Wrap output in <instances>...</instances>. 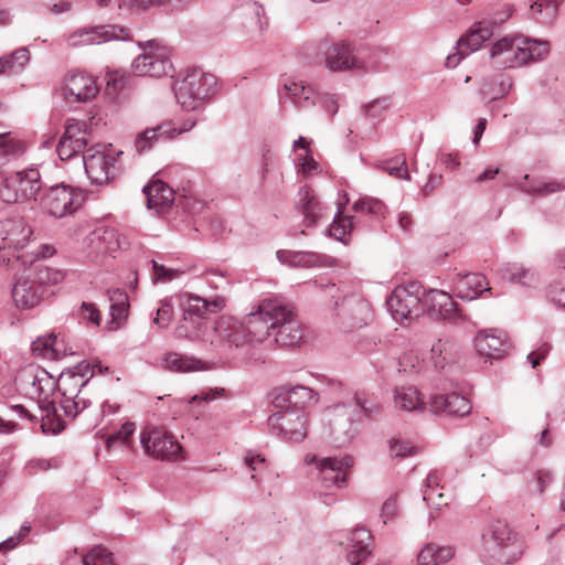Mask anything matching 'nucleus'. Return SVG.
<instances>
[{"instance_id":"4c0bfd02","label":"nucleus","mask_w":565,"mask_h":565,"mask_svg":"<svg viewBox=\"0 0 565 565\" xmlns=\"http://www.w3.org/2000/svg\"><path fill=\"white\" fill-rule=\"evenodd\" d=\"M520 191L530 194L545 196L565 190V184L557 180H545L542 178H531L529 174L523 175L516 181Z\"/></svg>"},{"instance_id":"2f4dec72","label":"nucleus","mask_w":565,"mask_h":565,"mask_svg":"<svg viewBox=\"0 0 565 565\" xmlns=\"http://www.w3.org/2000/svg\"><path fill=\"white\" fill-rule=\"evenodd\" d=\"M172 132L170 121H163L154 127L146 128L143 131L137 134L135 138L134 146L136 152L139 154L148 152L160 142L171 140L169 134Z\"/></svg>"},{"instance_id":"5701e85b","label":"nucleus","mask_w":565,"mask_h":565,"mask_svg":"<svg viewBox=\"0 0 565 565\" xmlns=\"http://www.w3.org/2000/svg\"><path fill=\"white\" fill-rule=\"evenodd\" d=\"M296 207L303 215V224L307 227L315 226L324 218L327 210L313 191L307 186L300 188Z\"/></svg>"},{"instance_id":"3c124183","label":"nucleus","mask_w":565,"mask_h":565,"mask_svg":"<svg viewBox=\"0 0 565 565\" xmlns=\"http://www.w3.org/2000/svg\"><path fill=\"white\" fill-rule=\"evenodd\" d=\"M382 168L390 175L401 179V180H411V174L407 170L406 159L404 156H397L390 160H385L382 162Z\"/></svg>"},{"instance_id":"39448f33","label":"nucleus","mask_w":565,"mask_h":565,"mask_svg":"<svg viewBox=\"0 0 565 565\" xmlns=\"http://www.w3.org/2000/svg\"><path fill=\"white\" fill-rule=\"evenodd\" d=\"M327 294L333 301L330 303L333 322L343 331L362 328L371 318L370 303L359 295L340 296L335 285L327 286Z\"/></svg>"},{"instance_id":"6e6552de","label":"nucleus","mask_w":565,"mask_h":565,"mask_svg":"<svg viewBox=\"0 0 565 565\" xmlns=\"http://www.w3.org/2000/svg\"><path fill=\"white\" fill-rule=\"evenodd\" d=\"M422 296H424V287L417 281L397 286L386 299V306L393 319L403 323L405 320L422 316Z\"/></svg>"},{"instance_id":"aec40b11","label":"nucleus","mask_w":565,"mask_h":565,"mask_svg":"<svg viewBox=\"0 0 565 565\" xmlns=\"http://www.w3.org/2000/svg\"><path fill=\"white\" fill-rule=\"evenodd\" d=\"M63 96L68 103H87L94 99L99 87L94 77L84 73H70L62 87Z\"/></svg>"},{"instance_id":"b1692460","label":"nucleus","mask_w":565,"mask_h":565,"mask_svg":"<svg viewBox=\"0 0 565 565\" xmlns=\"http://www.w3.org/2000/svg\"><path fill=\"white\" fill-rule=\"evenodd\" d=\"M211 327L203 319L191 318L183 313V318L179 321L174 329V335L178 339H188L191 341H200L204 344L214 345L215 341L211 338Z\"/></svg>"},{"instance_id":"9d476101","label":"nucleus","mask_w":565,"mask_h":565,"mask_svg":"<svg viewBox=\"0 0 565 565\" xmlns=\"http://www.w3.org/2000/svg\"><path fill=\"white\" fill-rule=\"evenodd\" d=\"M122 151L102 150L99 147L88 148L82 157L86 174L92 183L105 184L118 172L117 158Z\"/></svg>"},{"instance_id":"e2e57ef3","label":"nucleus","mask_w":565,"mask_h":565,"mask_svg":"<svg viewBox=\"0 0 565 565\" xmlns=\"http://www.w3.org/2000/svg\"><path fill=\"white\" fill-rule=\"evenodd\" d=\"M316 100L317 105L323 107L331 117H333L339 110V103L335 94L318 92Z\"/></svg>"},{"instance_id":"79ce46f5","label":"nucleus","mask_w":565,"mask_h":565,"mask_svg":"<svg viewBox=\"0 0 565 565\" xmlns=\"http://www.w3.org/2000/svg\"><path fill=\"white\" fill-rule=\"evenodd\" d=\"M164 364L168 370L174 372H191L209 369L206 362L177 352L168 353L164 358Z\"/></svg>"},{"instance_id":"4468645a","label":"nucleus","mask_w":565,"mask_h":565,"mask_svg":"<svg viewBox=\"0 0 565 565\" xmlns=\"http://www.w3.org/2000/svg\"><path fill=\"white\" fill-rule=\"evenodd\" d=\"M129 31L119 24H103L82 28L70 34L67 41L73 47L99 45L110 41H129Z\"/></svg>"},{"instance_id":"dca6fc26","label":"nucleus","mask_w":565,"mask_h":565,"mask_svg":"<svg viewBox=\"0 0 565 565\" xmlns=\"http://www.w3.org/2000/svg\"><path fill=\"white\" fill-rule=\"evenodd\" d=\"M268 426L273 434L294 443L302 441L307 436L302 412L279 408L268 417Z\"/></svg>"},{"instance_id":"c9c22d12","label":"nucleus","mask_w":565,"mask_h":565,"mask_svg":"<svg viewBox=\"0 0 565 565\" xmlns=\"http://www.w3.org/2000/svg\"><path fill=\"white\" fill-rule=\"evenodd\" d=\"M393 403L402 412H419L425 408L423 396L414 385L396 386L393 391Z\"/></svg>"},{"instance_id":"2eb2a0df","label":"nucleus","mask_w":565,"mask_h":565,"mask_svg":"<svg viewBox=\"0 0 565 565\" xmlns=\"http://www.w3.org/2000/svg\"><path fill=\"white\" fill-rule=\"evenodd\" d=\"M139 46L142 47V44L139 43ZM131 71L136 76L162 77L172 71V63L166 51L154 47L150 41L143 46V53L132 61Z\"/></svg>"},{"instance_id":"4be33fe9","label":"nucleus","mask_w":565,"mask_h":565,"mask_svg":"<svg viewBox=\"0 0 565 565\" xmlns=\"http://www.w3.org/2000/svg\"><path fill=\"white\" fill-rule=\"evenodd\" d=\"M452 284L456 296L468 301L477 299L482 292L490 290L486 277L479 273L457 274Z\"/></svg>"},{"instance_id":"bf43d9fd","label":"nucleus","mask_w":565,"mask_h":565,"mask_svg":"<svg viewBox=\"0 0 565 565\" xmlns=\"http://www.w3.org/2000/svg\"><path fill=\"white\" fill-rule=\"evenodd\" d=\"M173 317V308L168 299L161 300L160 306L156 310L153 323L159 328H167Z\"/></svg>"},{"instance_id":"680f3d73","label":"nucleus","mask_w":565,"mask_h":565,"mask_svg":"<svg viewBox=\"0 0 565 565\" xmlns=\"http://www.w3.org/2000/svg\"><path fill=\"white\" fill-rule=\"evenodd\" d=\"M398 514V502L397 495H390L383 503L381 509L380 518L383 521V524H387L390 521L394 520Z\"/></svg>"},{"instance_id":"a878e982","label":"nucleus","mask_w":565,"mask_h":565,"mask_svg":"<svg viewBox=\"0 0 565 565\" xmlns=\"http://www.w3.org/2000/svg\"><path fill=\"white\" fill-rule=\"evenodd\" d=\"M351 413L345 406H338L333 411V416L330 419V434L332 443L338 447L349 444L354 436Z\"/></svg>"},{"instance_id":"9b49d317","label":"nucleus","mask_w":565,"mask_h":565,"mask_svg":"<svg viewBox=\"0 0 565 565\" xmlns=\"http://www.w3.org/2000/svg\"><path fill=\"white\" fill-rule=\"evenodd\" d=\"M326 67L333 72L363 71L376 67L375 63L366 61L350 43L339 41L330 44L324 52Z\"/></svg>"},{"instance_id":"1a4fd4ad","label":"nucleus","mask_w":565,"mask_h":565,"mask_svg":"<svg viewBox=\"0 0 565 565\" xmlns=\"http://www.w3.org/2000/svg\"><path fill=\"white\" fill-rule=\"evenodd\" d=\"M42 185L41 174L36 168L15 171L4 179L3 188L0 189V198L8 203L36 200Z\"/></svg>"},{"instance_id":"13d9d810","label":"nucleus","mask_w":565,"mask_h":565,"mask_svg":"<svg viewBox=\"0 0 565 565\" xmlns=\"http://www.w3.org/2000/svg\"><path fill=\"white\" fill-rule=\"evenodd\" d=\"M9 61V73L14 74L21 72L30 60V52L26 47H20L12 54L6 56Z\"/></svg>"},{"instance_id":"58836bf2","label":"nucleus","mask_w":565,"mask_h":565,"mask_svg":"<svg viewBox=\"0 0 565 565\" xmlns=\"http://www.w3.org/2000/svg\"><path fill=\"white\" fill-rule=\"evenodd\" d=\"M32 351L46 360H58L66 354L63 342L53 333L39 337L32 342Z\"/></svg>"},{"instance_id":"49530a36","label":"nucleus","mask_w":565,"mask_h":565,"mask_svg":"<svg viewBox=\"0 0 565 565\" xmlns=\"http://www.w3.org/2000/svg\"><path fill=\"white\" fill-rule=\"evenodd\" d=\"M439 481L440 479L438 472L430 471L427 475L423 488V500L434 507H440L443 504H446V502L444 501V494L440 491L441 487L439 486Z\"/></svg>"},{"instance_id":"473e14b6","label":"nucleus","mask_w":565,"mask_h":565,"mask_svg":"<svg viewBox=\"0 0 565 565\" xmlns=\"http://www.w3.org/2000/svg\"><path fill=\"white\" fill-rule=\"evenodd\" d=\"M142 191L147 198L148 209L157 212L167 210L174 201V191L160 180L145 185Z\"/></svg>"},{"instance_id":"0eeeda50","label":"nucleus","mask_w":565,"mask_h":565,"mask_svg":"<svg viewBox=\"0 0 565 565\" xmlns=\"http://www.w3.org/2000/svg\"><path fill=\"white\" fill-rule=\"evenodd\" d=\"M215 87L214 75L192 70L174 84V95L184 110H195L214 96Z\"/></svg>"},{"instance_id":"bb28decb","label":"nucleus","mask_w":565,"mask_h":565,"mask_svg":"<svg viewBox=\"0 0 565 565\" xmlns=\"http://www.w3.org/2000/svg\"><path fill=\"white\" fill-rule=\"evenodd\" d=\"M430 411L448 416L462 417L471 412V403L465 396L456 392L437 394L430 401Z\"/></svg>"},{"instance_id":"c03bdc74","label":"nucleus","mask_w":565,"mask_h":565,"mask_svg":"<svg viewBox=\"0 0 565 565\" xmlns=\"http://www.w3.org/2000/svg\"><path fill=\"white\" fill-rule=\"evenodd\" d=\"M109 301H110V329L116 330L119 328L121 321L126 318L128 310V296L125 291L117 289L114 291H109Z\"/></svg>"},{"instance_id":"de8ad7c7","label":"nucleus","mask_w":565,"mask_h":565,"mask_svg":"<svg viewBox=\"0 0 565 565\" xmlns=\"http://www.w3.org/2000/svg\"><path fill=\"white\" fill-rule=\"evenodd\" d=\"M391 458L404 459L417 454V448L409 440L402 437H392L387 440Z\"/></svg>"},{"instance_id":"f3484780","label":"nucleus","mask_w":565,"mask_h":565,"mask_svg":"<svg viewBox=\"0 0 565 565\" xmlns=\"http://www.w3.org/2000/svg\"><path fill=\"white\" fill-rule=\"evenodd\" d=\"M90 131L85 120L71 118L66 120L65 130L61 137L56 151L61 160H70L89 143Z\"/></svg>"},{"instance_id":"393cba45","label":"nucleus","mask_w":565,"mask_h":565,"mask_svg":"<svg viewBox=\"0 0 565 565\" xmlns=\"http://www.w3.org/2000/svg\"><path fill=\"white\" fill-rule=\"evenodd\" d=\"M504 19L505 18L483 19L473 23L469 32L462 36L458 43L461 47H465L468 53L479 50L482 43L493 35L495 28L502 23Z\"/></svg>"},{"instance_id":"7c9ffc66","label":"nucleus","mask_w":565,"mask_h":565,"mask_svg":"<svg viewBox=\"0 0 565 565\" xmlns=\"http://www.w3.org/2000/svg\"><path fill=\"white\" fill-rule=\"evenodd\" d=\"M281 87L286 90L289 99L299 108L316 106L317 90L310 84L296 78H285Z\"/></svg>"},{"instance_id":"cd10ccee","label":"nucleus","mask_w":565,"mask_h":565,"mask_svg":"<svg viewBox=\"0 0 565 565\" xmlns=\"http://www.w3.org/2000/svg\"><path fill=\"white\" fill-rule=\"evenodd\" d=\"M315 399L313 391L307 386L284 388L274 398L276 408L302 412Z\"/></svg>"},{"instance_id":"f03ea898","label":"nucleus","mask_w":565,"mask_h":565,"mask_svg":"<svg viewBox=\"0 0 565 565\" xmlns=\"http://www.w3.org/2000/svg\"><path fill=\"white\" fill-rule=\"evenodd\" d=\"M550 52V43L523 35H508L497 41L490 51L493 64L501 68L520 67L543 58Z\"/></svg>"},{"instance_id":"774afa93","label":"nucleus","mask_w":565,"mask_h":565,"mask_svg":"<svg viewBox=\"0 0 565 565\" xmlns=\"http://www.w3.org/2000/svg\"><path fill=\"white\" fill-rule=\"evenodd\" d=\"M94 236L99 241L108 243L105 252L114 250L116 247L120 246V243L117 238V232L114 228H106L103 232L97 231L94 233Z\"/></svg>"},{"instance_id":"f8f14e48","label":"nucleus","mask_w":565,"mask_h":565,"mask_svg":"<svg viewBox=\"0 0 565 565\" xmlns=\"http://www.w3.org/2000/svg\"><path fill=\"white\" fill-rule=\"evenodd\" d=\"M140 444L146 455L158 460L182 458V447L171 434L159 427H148L140 433Z\"/></svg>"},{"instance_id":"f257e3e1","label":"nucleus","mask_w":565,"mask_h":565,"mask_svg":"<svg viewBox=\"0 0 565 565\" xmlns=\"http://www.w3.org/2000/svg\"><path fill=\"white\" fill-rule=\"evenodd\" d=\"M259 303L254 306L252 310L239 320L232 316H222L215 324L211 327V338L217 348L220 343H224L230 348H243L254 342H262L268 337V324L263 320Z\"/></svg>"},{"instance_id":"4d7b16f0","label":"nucleus","mask_w":565,"mask_h":565,"mask_svg":"<svg viewBox=\"0 0 565 565\" xmlns=\"http://www.w3.org/2000/svg\"><path fill=\"white\" fill-rule=\"evenodd\" d=\"M547 298L557 307L565 308V276L556 278L550 284Z\"/></svg>"},{"instance_id":"0e129e2a","label":"nucleus","mask_w":565,"mask_h":565,"mask_svg":"<svg viewBox=\"0 0 565 565\" xmlns=\"http://www.w3.org/2000/svg\"><path fill=\"white\" fill-rule=\"evenodd\" d=\"M58 466L60 463L56 459L36 458L31 459L26 463L25 469L29 475H35L40 471H47L50 469L57 468Z\"/></svg>"},{"instance_id":"8fccbe9b","label":"nucleus","mask_w":565,"mask_h":565,"mask_svg":"<svg viewBox=\"0 0 565 565\" xmlns=\"http://www.w3.org/2000/svg\"><path fill=\"white\" fill-rule=\"evenodd\" d=\"M352 228V217L343 216L339 212L334 215L333 223L328 228V233L331 237H334L335 239L341 242H345V237L351 233Z\"/></svg>"},{"instance_id":"6ab92c4d","label":"nucleus","mask_w":565,"mask_h":565,"mask_svg":"<svg viewBox=\"0 0 565 565\" xmlns=\"http://www.w3.org/2000/svg\"><path fill=\"white\" fill-rule=\"evenodd\" d=\"M44 210L54 217H63L79 206V194L65 184L51 186L42 198Z\"/></svg>"},{"instance_id":"c85d7f7f","label":"nucleus","mask_w":565,"mask_h":565,"mask_svg":"<svg viewBox=\"0 0 565 565\" xmlns=\"http://www.w3.org/2000/svg\"><path fill=\"white\" fill-rule=\"evenodd\" d=\"M475 347L479 354L491 359H500L509 350L503 333L493 329L480 331L475 338Z\"/></svg>"},{"instance_id":"20e7f679","label":"nucleus","mask_w":565,"mask_h":565,"mask_svg":"<svg viewBox=\"0 0 565 565\" xmlns=\"http://www.w3.org/2000/svg\"><path fill=\"white\" fill-rule=\"evenodd\" d=\"M263 320L268 324V335L274 334L279 347H295L301 338L302 331L294 312L277 299L266 298L259 302Z\"/></svg>"},{"instance_id":"09e8293b","label":"nucleus","mask_w":565,"mask_h":565,"mask_svg":"<svg viewBox=\"0 0 565 565\" xmlns=\"http://www.w3.org/2000/svg\"><path fill=\"white\" fill-rule=\"evenodd\" d=\"M32 278L34 282L46 289L47 286H55L62 282L65 278V273L50 267H38Z\"/></svg>"},{"instance_id":"37998d69","label":"nucleus","mask_w":565,"mask_h":565,"mask_svg":"<svg viewBox=\"0 0 565 565\" xmlns=\"http://www.w3.org/2000/svg\"><path fill=\"white\" fill-rule=\"evenodd\" d=\"M276 256L281 264H286L291 267H313L320 262V255L312 252L280 249L276 253Z\"/></svg>"},{"instance_id":"a18cd8bd","label":"nucleus","mask_w":565,"mask_h":565,"mask_svg":"<svg viewBox=\"0 0 565 565\" xmlns=\"http://www.w3.org/2000/svg\"><path fill=\"white\" fill-rule=\"evenodd\" d=\"M511 86V82L486 77L481 81L479 93L483 99L495 100L504 97L509 93Z\"/></svg>"},{"instance_id":"f704fd0d","label":"nucleus","mask_w":565,"mask_h":565,"mask_svg":"<svg viewBox=\"0 0 565 565\" xmlns=\"http://www.w3.org/2000/svg\"><path fill=\"white\" fill-rule=\"evenodd\" d=\"M372 536L364 527H358L351 532L347 561L350 565L362 564L370 555L369 548Z\"/></svg>"},{"instance_id":"ddd939ff","label":"nucleus","mask_w":565,"mask_h":565,"mask_svg":"<svg viewBox=\"0 0 565 565\" xmlns=\"http://www.w3.org/2000/svg\"><path fill=\"white\" fill-rule=\"evenodd\" d=\"M306 462L316 466L321 486L330 489L332 487L342 488L347 486L348 473L354 465V458L348 455L341 458L308 456L306 457Z\"/></svg>"},{"instance_id":"6e6d98bb","label":"nucleus","mask_w":565,"mask_h":565,"mask_svg":"<svg viewBox=\"0 0 565 565\" xmlns=\"http://www.w3.org/2000/svg\"><path fill=\"white\" fill-rule=\"evenodd\" d=\"M530 8L533 17L542 14V21L547 22L555 15L557 2L555 0H534Z\"/></svg>"},{"instance_id":"412c9836","label":"nucleus","mask_w":565,"mask_h":565,"mask_svg":"<svg viewBox=\"0 0 565 565\" xmlns=\"http://www.w3.org/2000/svg\"><path fill=\"white\" fill-rule=\"evenodd\" d=\"M49 291L42 288L33 278H19L12 288V297L17 307L22 309H30L38 306Z\"/></svg>"},{"instance_id":"338daca9","label":"nucleus","mask_w":565,"mask_h":565,"mask_svg":"<svg viewBox=\"0 0 565 565\" xmlns=\"http://www.w3.org/2000/svg\"><path fill=\"white\" fill-rule=\"evenodd\" d=\"M355 403L361 408L363 414L367 417L377 416L382 412V406L375 401L366 399V398H362V397L358 396L355 398Z\"/></svg>"},{"instance_id":"052dcab7","label":"nucleus","mask_w":565,"mask_h":565,"mask_svg":"<svg viewBox=\"0 0 565 565\" xmlns=\"http://www.w3.org/2000/svg\"><path fill=\"white\" fill-rule=\"evenodd\" d=\"M153 281L154 282H168L178 278L182 271L179 269L167 268L166 266L158 264L152 260Z\"/></svg>"},{"instance_id":"c756f323","label":"nucleus","mask_w":565,"mask_h":565,"mask_svg":"<svg viewBox=\"0 0 565 565\" xmlns=\"http://www.w3.org/2000/svg\"><path fill=\"white\" fill-rule=\"evenodd\" d=\"M2 228L6 234L3 241L15 250L26 247L33 234V230L23 217L6 220Z\"/></svg>"},{"instance_id":"864d4df0","label":"nucleus","mask_w":565,"mask_h":565,"mask_svg":"<svg viewBox=\"0 0 565 565\" xmlns=\"http://www.w3.org/2000/svg\"><path fill=\"white\" fill-rule=\"evenodd\" d=\"M353 210L356 212H366L373 215H383L385 213V204L374 198H361L353 203Z\"/></svg>"},{"instance_id":"ea45409f","label":"nucleus","mask_w":565,"mask_h":565,"mask_svg":"<svg viewBox=\"0 0 565 565\" xmlns=\"http://www.w3.org/2000/svg\"><path fill=\"white\" fill-rule=\"evenodd\" d=\"M455 555L451 546H438L426 544L417 555L418 565H443L449 562Z\"/></svg>"},{"instance_id":"423d86ee","label":"nucleus","mask_w":565,"mask_h":565,"mask_svg":"<svg viewBox=\"0 0 565 565\" xmlns=\"http://www.w3.org/2000/svg\"><path fill=\"white\" fill-rule=\"evenodd\" d=\"M88 371L89 364L79 363L73 371L63 372L57 380V387L62 395L60 404L68 417H76L90 404L85 391L89 383V379H85Z\"/></svg>"},{"instance_id":"603ef678","label":"nucleus","mask_w":565,"mask_h":565,"mask_svg":"<svg viewBox=\"0 0 565 565\" xmlns=\"http://www.w3.org/2000/svg\"><path fill=\"white\" fill-rule=\"evenodd\" d=\"M25 150L23 141L15 139L10 132L0 134V156H21Z\"/></svg>"},{"instance_id":"e433bc0d","label":"nucleus","mask_w":565,"mask_h":565,"mask_svg":"<svg viewBox=\"0 0 565 565\" xmlns=\"http://www.w3.org/2000/svg\"><path fill=\"white\" fill-rule=\"evenodd\" d=\"M500 273L502 279L523 287H535L540 280L534 268L520 263H508L501 267Z\"/></svg>"},{"instance_id":"72a5a7b5","label":"nucleus","mask_w":565,"mask_h":565,"mask_svg":"<svg viewBox=\"0 0 565 565\" xmlns=\"http://www.w3.org/2000/svg\"><path fill=\"white\" fill-rule=\"evenodd\" d=\"M13 409L17 411L20 416L28 417L31 422L41 420V429L44 434L56 435L64 429V425L60 419L52 417L51 415L56 412L55 405L52 402H47L40 406L41 416L38 417L31 414L24 406L14 405Z\"/></svg>"},{"instance_id":"69168bd1","label":"nucleus","mask_w":565,"mask_h":565,"mask_svg":"<svg viewBox=\"0 0 565 565\" xmlns=\"http://www.w3.org/2000/svg\"><path fill=\"white\" fill-rule=\"evenodd\" d=\"M553 476L548 471L539 470L533 477V481L530 483V491L533 493L541 494L545 488L552 482Z\"/></svg>"},{"instance_id":"a19ab883","label":"nucleus","mask_w":565,"mask_h":565,"mask_svg":"<svg viewBox=\"0 0 565 565\" xmlns=\"http://www.w3.org/2000/svg\"><path fill=\"white\" fill-rule=\"evenodd\" d=\"M223 306L224 299L222 298L209 300L198 295H190L183 313L191 318L203 319L205 313L216 312L221 310Z\"/></svg>"},{"instance_id":"a211bd4d","label":"nucleus","mask_w":565,"mask_h":565,"mask_svg":"<svg viewBox=\"0 0 565 565\" xmlns=\"http://www.w3.org/2000/svg\"><path fill=\"white\" fill-rule=\"evenodd\" d=\"M423 313H427L431 319H446L457 322L463 318L462 313L458 310L457 303L452 297L439 289H424L422 296Z\"/></svg>"},{"instance_id":"5fc2aeb1","label":"nucleus","mask_w":565,"mask_h":565,"mask_svg":"<svg viewBox=\"0 0 565 565\" xmlns=\"http://www.w3.org/2000/svg\"><path fill=\"white\" fill-rule=\"evenodd\" d=\"M391 106L392 102L390 97H380L365 106V115L373 121L381 120Z\"/></svg>"},{"instance_id":"7ed1b4c3","label":"nucleus","mask_w":565,"mask_h":565,"mask_svg":"<svg viewBox=\"0 0 565 565\" xmlns=\"http://www.w3.org/2000/svg\"><path fill=\"white\" fill-rule=\"evenodd\" d=\"M480 554L491 565L510 564L522 554V546L504 521L493 520L481 534Z\"/></svg>"}]
</instances>
